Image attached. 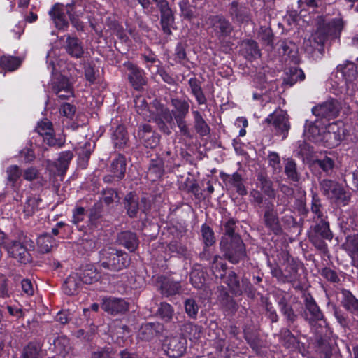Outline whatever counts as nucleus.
I'll list each match as a JSON object with an SVG mask.
<instances>
[{"instance_id":"obj_54","label":"nucleus","mask_w":358,"mask_h":358,"mask_svg":"<svg viewBox=\"0 0 358 358\" xmlns=\"http://www.w3.org/2000/svg\"><path fill=\"white\" fill-rule=\"evenodd\" d=\"M190 280L194 287L201 289L205 282L203 272L199 270L192 271L190 273Z\"/></svg>"},{"instance_id":"obj_62","label":"nucleus","mask_w":358,"mask_h":358,"mask_svg":"<svg viewBox=\"0 0 358 358\" xmlns=\"http://www.w3.org/2000/svg\"><path fill=\"white\" fill-rule=\"evenodd\" d=\"M295 49V45L288 41H281L280 44L279 51L283 55H287L289 57H293L292 55L294 50Z\"/></svg>"},{"instance_id":"obj_10","label":"nucleus","mask_w":358,"mask_h":358,"mask_svg":"<svg viewBox=\"0 0 358 358\" xmlns=\"http://www.w3.org/2000/svg\"><path fill=\"white\" fill-rule=\"evenodd\" d=\"M73 157V155L71 151L62 152L55 164L48 159L46 160V169L53 175H63L66 171Z\"/></svg>"},{"instance_id":"obj_25","label":"nucleus","mask_w":358,"mask_h":358,"mask_svg":"<svg viewBox=\"0 0 358 358\" xmlns=\"http://www.w3.org/2000/svg\"><path fill=\"white\" fill-rule=\"evenodd\" d=\"M159 10L161 14L160 24L162 30L166 34L171 35V27L174 24L175 20L173 13L169 6Z\"/></svg>"},{"instance_id":"obj_29","label":"nucleus","mask_w":358,"mask_h":358,"mask_svg":"<svg viewBox=\"0 0 358 358\" xmlns=\"http://www.w3.org/2000/svg\"><path fill=\"white\" fill-rule=\"evenodd\" d=\"M110 171L114 178H117V180L122 178L126 171V159L124 157L118 155L112 161Z\"/></svg>"},{"instance_id":"obj_53","label":"nucleus","mask_w":358,"mask_h":358,"mask_svg":"<svg viewBox=\"0 0 358 358\" xmlns=\"http://www.w3.org/2000/svg\"><path fill=\"white\" fill-rule=\"evenodd\" d=\"M94 146L90 143H85L84 147L78 152L79 163L84 167L87 164Z\"/></svg>"},{"instance_id":"obj_57","label":"nucleus","mask_w":358,"mask_h":358,"mask_svg":"<svg viewBox=\"0 0 358 358\" xmlns=\"http://www.w3.org/2000/svg\"><path fill=\"white\" fill-rule=\"evenodd\" d=\"M157 313L161 318L165 321H168L172 317L173 310L169 303H162Z\"/></svg>"},{"instance_id":"obj_3","label":"nucleus","mask_w":358,"mask_h":358,"mask_svg":"<svg viewBox=\"0 0 358 358\" xmlns=\"http://www.w3.org/2000/svg\"><path fill=\"white\" fill-rule=\"evenodd\" d=\"M282 257L285 258V262L281 267H275L271 269L273 276L282 282L296 281L298 278L299 262L287 254H284Z\"/></svg>"},{"instance_id":"obj_47","label":"nucleus","mask_w":358,"mask_h":358,"mask_svg":"<svg viewBox=\"0 0 358 358\" xmlns=\"http://www.w3.org/2000/svg\"><path fill=\"white\" fill-rule=\"evenodd\" d=\"M315 231L322 238L331 241L333 234L329 229V223L323 220L315 227Z\"/></svg>"},{"instance_id":"obj_8","label":"nucleus","mask_w":358,"mask_h":358,"mask_svg":"<svg viewBox=\"0 0 358 358\" xmlns=\"http://www.w3.org/2000/svg\"><path fill=\"white\" fill-rule=\"evenodd\" d=\"M338 73H341L343 77V84L341 88L345 87V93L352 95L354 90L353 81L357 78V71L356 66L353 62H346L344 64L339 65L337 67Z\"/></svg>"},{"instance_id":"obj_41","label":"nucleus","mask_w":358,"mask_h":358,"mask_svg":"<svg viewBox=\"0 0 358 358\" xmlns=\"http://www.w3.org/2000/svg\"><path fill=\"white\" fill-rule=\"evenodd\" d=\"M23 178L29 182H31L33 180H38V182L41 186H43L45 180L41 176L40 171L34 166H29L25 169L22 172Z\"/></svg>"},{"instance_id":"obj_64","label":"nucleus","mask_w":358,"mask_h":358,"mask_svg":"<svg viewBox=\"0 0 358 358\" xmlns=\"http://www.w3.org/2000/svg\"><path fill=\"white\" fill-rule=\"evenodd\" d=\"M279 305L280 306L281 312L287 317V320L290 322H294L296 315L294 314L293 310L282 301L279 302Z\"/></svg>"},{"instance_id":"obj_55","label":"nucleus","mask_w":358,"mask_h":358,"mask_svg":"<svg viewBox=\"0 0 358 358\" xmlns=\"http://www.w3.org/2000/svg\"><path fill=\"white\" fill-rule=\"evenodd\" d=\"M181 15L187 20H191L194 17V12L188 0H181L179 3Z\"/></svg>"},{"instance_id":"obj_30","label":"nucleus","mask_w":358,"mask_h":358,"mask_svg":"<svg viewBox=\"0 0 358 358\" xmlns=\"http://www.w3.org/2000/svg\"><path fill=\"white\" fill-rule=\"evenodd\" d=\"M345 250L351 257L354 264H358V234L348 236L344 244Z\"/></svg>"},{"instance_id":"obj_39","label":"nucleus","mask_w":358,"mask_h":358,"mask_svg":"<svg viewBox=\"0 0 358 358\" xmlns=\"http://www.w3.org/2000/svg\"><path fill=\"white\" fill-rule=\"evenodd\" d=\"M81 281L85 284H92L100 279V275L93 265H88L80 273Z\"/></svg>"},{"instance_id":"obj_5","label":"nucleus","mask_w":358,"mask_h":358,"mask_svg":"<svg viewBox=\"0 0 358 358\" xmlns=\"http://www.w3.org/2000/svg\"><path fill=\"white\" fill-rule=\"evenodd\" d=\"M322 193L327 197L338 204L345 206L350 201V195L341 185L330 180H323L320 182Z\"/></svg>"},{"instance_id":"obj_49","label":"nucleus","mask_w":358,"mask_h":358,"mask_svg":"<svg viewBox=\"0 0 358 358\" xmlns=\"http://www.w3.org/2000/svg\"><path fill=\"white\" fill-rule=\"evenodd\" d=\"M54 345L57 348V350L60 352L61 354L64 352V358H71V356L68 352L69 349L70 348L69 342L66 337H58L57 339L54 341Z\"/></svg>"},{"instance_id":"obj_12","label":"nucleus","mask_w":358,"mask_h":358,"mask_svg":"<svg viewBox=\"0 0 358 358\" xmlns=\"http://www.w3.org/2000/svg\"><path fill=\"white\" fill-rule=\"evenodd\" d=\"M207 24L213 28L215 35L220 38L229 36L232 31V27L229 22L222 16L210 17Z\"/></svg>"},{"instance_id":"obj_58","label":"nucleus","mask_w":358,"mask_h":358,"mask_svg":"<svg viewBox=\"0 0 358 358\" xmlns=\"http://www.w3.org/2000/svg\"><path fill=\"white\" fill-rule=\"evenodd\" d=\"M136 107L138 113L141 115L145 119H148L150 120L151 116L150 115V111L148 109V106L144 101V99L138 98L136 101Z\"/></svg>"},{"instance_id":"obj_20","label":"nucleus","mask_w":358,"mask_h":358,"mask_svg":"<svg viewBox=\"0 0 358 358\" xmlns=\"http://www.w3.org/2000/svg\"><path fill=\"white\" fill-rule=\"evenodd\" d=\"M80 273H71L65 280L63 285V291L67 295H74L81 285Z\"/></svg>"},{"instance_id":"obj_46","label":"nucleus","mask_w":358,"mask_h":358,"mask_svg":"<svg viewBox=\"0 0 358 358\" xmlns=\"http://www.w3.org/2000/svg\"><path fill=\"white\" fill-rule=\"evenodd\" d=\"M41 199L36 196H29L27 198L24 205V213L26 216H31L38 208Z\"/></svg>"},{"instance_id":"obj_43","label":"nucleus","mask_w":358,"mask_h":358,"mask_svg":"<svg viewBox=\"0 0 358 358\" xmlns=\"http://www.w3.org/2000/svg\"><path fill=\"white\" fill-rule=\"evenodd\" d=\"M164 173V166L162 159L152 160L148 169V175L152 177V180L160 178Z\"/></svg>"},{"instance_id":"obj_24","label":"nucleus","mask_w":358,"mask_h":358,"mask_svg":"<svg viewBox=\"0 0 358 358\" xmlns=\"http://www.w3.org/2000/svg\"><path fill=\"white\" fill-rule=\"evenodd\" d=\"M324 129H325L324 128H320L318 122H316L315 123H308L306 122L305 124L304 134L309 140L315 142H322L323 131Z\"/></svg>"},{"instance_id":"obj_1","label":"nucleus","mask_w":358,"mask_h":358,"mask_svg":"<svg viewBox=\"0 0 358 358\" xmlns=\"http://www.w3.org/2000/svg\"><path fill=\"white\" fill-rule=\"evenodd\" d=\"M236 222L229 220L224 224L226 234L220 242L221 250L226 258L231 263L236 264L245 255L244 244L238 235H234Z\"/></svg>"},{"instance_id":"obj_28","label":"nucleus","mask_w":358,"mask_h":358,"mask_svg":"<svg viewBox=\"0 0 358 358\" xmlns=\"http://www.w3.org/2000/svg\"><path fill=\"white\" fill-rule=\"evenodd\" d=\"M118 241L131 252H134L138 245L136 235L130 231L121 232L118 236Z\"/></svg>"},{"instance_id":"obj_60","label":"nucleus","mask_w":358,"mask_h":358,"mask_svg":"<svg viewBox=\"0 0 358 358\" xmlns=\"http://www.w3.org/2000/svg\"><path fill=\"white\" fill-rule=\"evenodd\" d=\"M187 314L191 317H196L199 311V306L194 299H187L185 303Z\"/></svg>"},{"instance_id":"obj_22","label":"nucleus","mask_w":358,"mask_h":358,"mask_svg":"<svg viewBox=\"0 0 358 358\" xmlns=\"http://www.w3.org/2000/svg\"><path fill=\"white\" fill-rule=\"evenodd\" d=\"M229 12L233 19L239 23H243L249 20L248 9L236 1L231 3Z\"/></svg>"},{"instance_id":"obj_19","label":"nucleus","mask_w":358,"mask_h":358,"mask_svg":"<svg viewBox=\"0 0 358 358\" xmlns=\"http://www.w3.org/2000/svg\"><path fill=\"white\" fill-rule=\"evenodd\" d=\"M22 171L17 165H10L6 168V178L7 185H10L14 192H18L21 183Z\"/></svg>"},{"instance_id":"obj_4","label":"nucleus","mask_w":358,"mask_h":358,"mask_svg":"<svg viewBox=\"0 0 358 358\" xmlns=\"http://www.w3.org/2000/svg\"><path fill=\"white\" fill-rule=\"evenodd\" d=\"M264 122L273 126V130L276 136L281 137L283 140L287 137L290 123L285 111L281 109L275 110L264 120Z\"/></svg>"},{"instance_id":"obj_21","label":"nucleus","mask_w":358,"mask_h":358,"mask_svg":"<svg viewBox=\"0 0 358 358\" xmlns=\"http://www.w3.org/2000/svg\"><path fill=\"white\" fill-rule=\"evenodd\" d=\"M125 66L129 71V80L130 83L135 89L139 90L145 84L143 71L131 63L125 64Z\"/></svg>"},{"instance_id":"obj_50","label":"nucleus","mask_w":358,"mask_h":358,"mask_svg":"<svg viewBox=\"0 0 358 358\" xmlns=\"http://www.w3.org/2000/svg\"><path fill=\"white\" fill-rule=\"evenodd\" d=\"M224 282L227 284L231 292L236 294H241L240 282L234 272H229L227 276H226Z\"/></svg>"},{"instance_id":"obj_48","label":"nucleus","mask_w":358,"mask_h":358,"mask_svg":"<svg viewBox=\"0 0 358 358\" xmlns=\"http://www.w3.org/2000/svg\"><path fill=\"white\" fill-rule=\"evenodd\" d=\"M126 208H127V213L130 217H134L138 210V199L132 194H128L125 198Z\"/></svg>"},{"instance_id":"obj_13","label":"nucleus","mask_w":358,"mask_h":358,"mask_svg":"<svg viewBox=\"0 0 358 358\" xmlns=\"http://www.w3.org/2000/svg\"><path fill=\"white\" fill-rule=\"evenodd\" d=\"M6 249L10 256L22 264H27L31 261V255L27 248L19 241L10 242L6 245Z\"/></svg>"},{"instance_id":"obj_59","label":"nucleus","mask_w":358,"mask_h":358,"mask_svg":"<svg viewBox=\"0 0 358 358\" xmlns=\"http://www.w3.org/2000/svg\"><path fill=\"white\" fill-rule=\"evenodd\" d=\"M201 233L206 245H211L215 242V236L213 230L207 225L203 224Z\"/></svg>"},{"instance_id":"obj_32","label":"nucleus","mask_w":358,"mask_h":358,"mask_svg":"<svg viewBox=\"0 0 358 358\" xmlns=\"http://www.w3.org/2000/svg\"><path fill=\"white\" fill-rule=\"evenodd\" d=\"M65 9L55 6L50 11L49 15L52 17L55 24L59 29L64 30L68 27V22L64 15Z\"/></svg>"},{"instance_id":"obj_44","label":"nucleus","mask_w":358,"mask_h":358,"mask_svg":"<svg viewBox=\"0 0 358 358\" xmlns=\"http://www.w3.org/2000/svg\"><path fill=\"white\" fill-rule=\"evenodd\" d=\"M20 63V60L14 57L3 56L0 59V66L10 71L17 69Z\"/></svg>"},{"instance_id":"obj_23","label":"nucleus","mask_w":358,"mask_h":358,"mask_svg":"<svg viewBox=\"0 0 358 358\" xmlns=\"http://www.w3.org/2000/svg\"><path fill=\"white\" fill-rule=\"evenodd\" d=\"M65 49L69 55L75 58L82 57L84 50L81 42L76 37L66 36Z\"/></svg>"},{"instance_id":"obj_17","label":"nucleus","mask_w":358,"mask_h":358,"mask_svg":"<svg viewBox=\"0 0 358 358\" xmlns=\"http://www.w3.org/2000/svg\"><path fill=\"white\" fill-rule=\"evenodd\" d=\"M344 27V22L340 17L333 19L328 22H323L320 24L317 29H322L326 34L327 38L330 36L334 38H339L341 31Z\"/></svg>"},{"instance_id":"obj_11","label":"nucleus","mask_w":358,"mask_h":358,"mask_svg":"<svg viewBox=\"0 0 358 358\" xmlns=\"http://www.w3.org/2000/svg\"><path fill=\"white\" fill-rule=\"evenodd\" d=\"M326 40L327 36L323 30L317 29L308 38L304 40L303 47L308 54H313L317 50L320 52L323 49V45Z\"/></svg>"},{"instance_id":"obj_40","label":"nucleus","mask_w":358,"mask_h":358,"mask_svg":"<svg viewBox=\"0 0 358 358\" xmlns=\"http://www.w3.org/2000/svg\"><path fill=\"white\" fill-rule=\"evenodd\" d=\"M264 222L266 227L274 234L280 232L281 228L276 214L272 210H267L264 214Z\"/></svg>"},{"instance_id":"obj_18","label":"nucleus","mask_w":358,"mask_h":358,"mask_svg":"<svg viewBox=\"0 0 358 358\" xmlns=\"http://www.w3.org/2000/svg\"><path fill=\"white\" fill-rule=\"evenodd\" d=\"M101 308L110 314H117L127 310L128 304L121 299L108 298L103 300Z\"/></svg>"},{"instance_id":"obj_14","label":"nucleus","mask_w":358,"mask_h":358,"mask_svg":"<svg viewBox=\"0 0 358 358\" xmlns=\"http://www.w3.org/2000/svg\"><path fill=\"white\" fill-rule=\"evenodd\" d=\"M52 90L61 99H67L73 95L71 83L67 78L62 76L53 82Z\"/></svg>"},{"instance_id":"obj_2","label":"nucleus","mask_w":358,"mask_h":358,"mask_svg":"<svg viewBox=\"0 0 358 358\" xmlns=\"http://www.w3.org/2000/svg\"><path fill=\"white\" fill-rule=\"evenodd\" d=\"M130 262L128 255L113 248H105L100 252L101 266L112 271L126 268Z\"/></svg>"},{"instance_id":"obj_45","label":"nucleus","mask_w":358,"mask_h":358,"mask_svg":"<svg viewBox=\"0 0 358 358\" xmlns=\"http://www.w3.org/2000/svg\"><path fill=\"white\" fill-rule=\"evenodd\" d=\"M180 285L179 282L166 280L161 286L162 294L166 296L174 295L180 292Z\"/></svg>"},{"instance_id":"obj_7","label":"nucleus","mask_w":358,"mask_h":358,"mask_svg":"<svg viewBox=\"0 0 358 358\" xmlns=\"http://www.w3.org/2000/svg\"><path fill=\"white\" fill-rule=\"evenodd\" d=\"M186 348V338L180 336H167L162 344V348L165 353L173 358L182 356L185 352Z\"/></svg>"},{"instance_id":"obj_31","label":"nucleus","mask_w":358,"mask_h":358,"mask_svg":"<svg viewBox=\"0 0 358 358\" xmlns=\"http://www.w3.org/2000/svg\"><path fill=\"white\" fill-rule=\"evenodd\" d=\"M171 106L174 108L172 113L175 120L185 118L189 112V105L185 100L171 99Z\"/></svg>"},{"instance_id":"obj_26","label":"nucleus","mask_w":358,"mask_h":358,"mask_svg":"<svg viewBox=\"0 0 358 358\" xmlns=\"http://www.w3.org/2000/svg\"><path fill=\"white\" fill-rule=\"evenodd\" d=\"M306 317L310 321H320L323 318V315L314 299L310 296L306 298Z\"/></svg>"},{"instance_id":"obj_37","label":"nucleus","mask_w":358,"mask_h":358,"mask_svg":"<svg viewBox=\"0 0 358 358\" xmlns=\"http://www.w3.org/2000/svg\"><path fill=\"white\" fill-rule=\"evenodd\" d=\"M189 85L191 89V92L195 96L199 104H205L206 98L201 89V83L196 78H191L189 80Z\"/></svg>"},{"instance_id":"obj_9","label":"nucleus","mask_w":358,"mask_h":358,"mask_svg":"<svg viewBox=\"0 0 358 358\" xmlns=\"http://www.w3.org/2000/svg\"><path fill=\"white\" fill-rule=\"evenodd\" d=\"M37 132L43 136V141L50 146L61 147L64 144L62 138H56L53 134L52 124L48 119H44L38 123Z\"/></svg>"},{"instance_id":"obj_16","label":"nucleus","mask_w":358,"mask_h":358,"mask_svg":"<svg viewBox=\"0 0 358 358\" xmlns=\"http://www.w3.org/2000/svg\"><path fill=\"white\" fill-rule=\"evenodd\" d=\"M137 136L143 142L147 148H155L159 141V136L152 132V128L149 124L140 126Z\"/></svg>"},{"instance_id":"obj_36","label":"nucleus","mask_w":358,"mask_h":358,"mask_svg":"<svg viewBox=\"0 0 358 358\" xmlns=\"http://www.w3.org/2000/svg\"><path fill=\"white\" fill-rule=\"evenodd\" d=\"M241 51L243 55L248 59L257 58L259 56V50L257 44L255 41L252 40H248L242 43Z\"/></svg>"},{"instance_id":"obj_38","label":"nucleus","mask_w":358,"mask_h":358,"mask_svg":"<svg viewBox=\"0 0 358 358\" xmlns=\"http://www.w3.org/2000/svg\"><path fill=\"white\" fill-rule=\"evenodd\" d=\"M37 245L39 251L42 253L49 252L56 245L55 240L49 234H44L38 236Z\"/></svg>"},{"instance_id":"obj_56","label":"nucleus","mask_w":358,"mask_h":358,"mask_svg":"<svg viewBox=\"0 0 358 358\" xmlns=\"http://www.w3.org/2000/svg\"><path fill=\"white\" fill-rule=\"evenodd\" d=\"M76 10V8L73 5H67L65 8V11L69 15L72 24L77 30H81L83 29V23L75 17L74 14L77 12Z\"/></svg>"},{"instance_id":"obj_6","label":"nucleus","mask_w":358,"mask_h":358,"mask_svg":"<svg viewBox=\"0 0 358 358\" xmlns=\"http://www.w3.org/2000/svg\"><path fill=\"white\" fill-rule=\"evenodd\" d=\"M345 136L342 122L330 123L323 131L322 143L329 148L338 145Z\"/></svg>"},{"instance_id":"obj_51","label":"nucleus","mask_w":358,"mask_h":358,"mask_svg":"<svg viewBox=\"0 0 358 358\" xmlns=\"http://www.w3.org/2000/svg\"><path fill=\"white\" fill-rule=\"evenodd\" d=\"M229 183L233 187L236 188V192L240 195L244 196L247 194V190L242 182L241 176L238 173H234L231 176L229 180Z\"/></svg>"},{"instance_id":"obj_15","label":"nucleus","mask_w":358,"mask_h":358,"mask_svg":"<svg viewBox=\"0 0 358 358\" xmlns=\"http://www.w3.org/2000/svg\"><path fill=\"white\" fill-rule=\"evenodd\" d=\"M312 111L317 117L334 118L337 116L339 109L337 102L331 100L314 107Z\"/></svg>"},{"instance_id":"obj_27","label":"nucleus","mask_w":358,"mask_h":358,"mask_svg":"<svg viewBox=\"0 0 358 358\" xmlns=\"http://www.w3.org/2000/svg\"><path fill=\"white\" fill-rule=\"evenodd\" d=\"M182 332L193 343L198 342L203 335V328L191 322L184 325Z\"/></svg>"},{"instance_id":"obj_34","label":"nucleus","mask_w":358,"mask_h":358,"mask_svg":"<svg viewBox=\"0 0 358 358\" xmlns=\"http://www.w3.org/2000/svg\"><path fill=\"white\" fill-rule=\"evenodd\" d=\"M341 294L343 306L352 313H358V299L350 291L346 289H343Z\"/></svg>"},{"instance_id":"obj_61","label":"nucleus","mask_w":358,"mask_h":358,"mask_svg":"<svg viewBox=\"0 0 358 358\" xmlns=\"http://www.w3.org/2000/svg\"><path fill=\"white\" fill-rule=\"evenodd\" d=\"M258 180L261 189L268 196H273L274 191L271 187V182L262 175L259 176Z\"/></svg>"},{"instance_id":"obj_35","label":"nucleus","mask_w":358,"mask_h":358,"mask_svg":"<svg viewBox=\"0 0 358 358\" xmlns=\"http://www.w3.org/2000/svg\"><path fill=\"white\" fill-rule=\"evenodd\" d=\"M156 327H159V324H155L153 323L142 324L138 332V338L143 341H150L152 339L157 333Z\"/></svg>"},{"instance_id":"obj_63","label":"nucleus","mask_w":358,"mask_h":358,"mask_svg":"<svg viewBox=\"0 0 358 358\" xmlns=\"http://www.w3.org/2000/svg\"><path fill=\"white\" fill-rule=\"evenodd\" d=\"M60 114L68 119H72L76 113V108L69 103H64L60 108Z\"/></svg>"},{"instance_id":"obj_52","label":"nucleus","mask_w":358,"mask_h":358,"mask_svg":"<svg viewBox=\"0 0 358 358\" xmlns=\"http://www.w3.org/2000/svg\"><path fill=\"white\" fill-rule=\"evenodd\" d=\"M285 173L290 180L294 182L299 179V173L296 171V164L292 159H287L285 166Z\"/></svg>"},{"instance_id":"obj_33","label":"nucleus","mask_w":358,"mask_h":358,"mask_svg":"<svg viewBox=\"0 0 358 358\" xmlns=\"http://www.w3.org/2000/svg\"><path fill=\"white\" fill-rule=\"evenodd\" d=\"M194 116V124L196 131L201 136H207L210 134V129L201 114L198 110H192Z\"/></svg>"},{"instance_id":"obj_42","label":"nucleus","mask_w":358,"mask_h":358,"mask_svg":"<svg viewBox=\"0 0 358 358\" xmlns=\"http://www.w3.org/2000/svg\"><path fill=\"white\" fill-rule=\"evenodd\" d=\"M113 141L115 147L123 148L128 140L127 131L124 126L119 125L113 134Z\"/></svg>"}]
</instances>
